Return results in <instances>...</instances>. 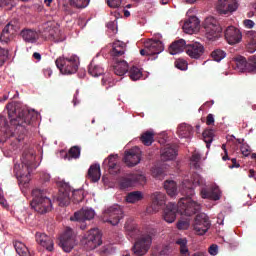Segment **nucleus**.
<instances>
[{
  "mask_svg": "<svg viewBox=\"0 0 256 256\" xmlns=\"http://www.w3.org/2000/svg\"><path fill=\"white\" fill-rule=\"evenodd\" d=\"M22 164H14V173L18 179L22 193H27L29 182L31 181V169H37L35 165V150H24L21 157Z\"/></svg>",
  "mask_w": 256,
  "mask_h": 256,
  "instance_id": "nucleus-1",
  "label": "nucleus"
},
{
  "mask_svg": "<svg viewBox=\"0 0 256 256\" xmlns=\"http://www.w3.org/2000/svg\"><path fill=\"white\" fill-rule=\"evenodd\" d=\"M201 205L193 201L190 198H181L178 204L170 202L166 205L163 212V219L166 223H174L177 219V213L180 215H186V217H191L200 211Z\"/></svg>",
  "mask_w": 256,
  "mask_h": 256,
  "instance_id": "nucleus-2",
  "label": "nucleus"
},
{
  "mask_svg": "<svg viewBox=\"0 0 256 256\" xmlns=\"http://www.w3.org/2000/svg\"><path fill=\"white\" fill-rule=\"evenodd\" d=\"M205 179L197 173H193L191 180H184L182 182V195H185L184 199H191L195 195V187H202L200 190V195L202 199H212L213 201H219L221 196L219 193L211 188H207Z\"/></svg>",
  "mask_w": 256,
  "mask_h": 256,
  "instance_id": "nucleus-3",
  "label": "nucleus"
},
{
  "mask_svg": "<svg viewBox=\"0 0 256 256\" xmlns=\"http://www.w3.org/2000/svg\"><path fill=\"white\" fill-rule=\"evenodd\" d=\"M119 155L111 154L103 162V167H107L111 175H120L119 185L122 191L129 189V174L125 173V168L118 164Z\"/></svg>",
  "mask_w": 256,
  "mask_h": 256,
  "instance_id": "nucleus-4",
  "label": "nucleus"
},
{
  "mask_svg": "<svg viewBox=\"0 0 256 256\" xmlns=\"http://www.w3.org/2000/svg\"><path fill=\"white\" fill-rule=\"evenodd\" d=\"M46 193L45 190L39 188L32 190V201L30 205L40 215H45V213H49L53 209V202L51 198L47 197Z\"/></svg>",
  "mask_w": 256,
  "mask_h": 256,
  "instance_id": "nucleus-5",
  "label": "nucleus"
},
{
  "mask_svg": "<svg viewBox=\"0 0 256 256\" xmlns=\"http://www.w3.org/2000/svg\"><path fill=\"white\" fill-rule=\"evenodd\" d=\"M79 65V56L75 54L66 57L62 56L56 59V67L62 75H73L77 73Z\"/></svg>",
  "mask_w": 256,
  "mask_h": 256,
  "instance_id": "nucleus-6",
  "label": "nucleus"
},
{
  "mask_svg": "<svg viewBox=\"0 0 256 256\" xmlns=\"http://www.w3.org/2000/svg\"><path fill=\"white\" fill-rule=\"evenodd\" d=\"M153 244V233L143 234L136 239L132 251L135 256H143L149 253L151 245Z\"/></svg>",
  "mask_w": 256,
  "mask_h": 256,
  "instance_id": "nucleus-7",
  "label": "nucleus"
},
{
  "mask_svg": "<svg viewBox=\"0 0 256 256\" xmlns=\"http://www.w3.org/2000/svg\"><path fill=\"white\" fill-rule=\"evenodd\" d=\"M203 29L205 37L208 39V41H215V39L221 35L222 31L219 21H217V19H215L213 16L207 17L204 20Z\"/></svg>",
  "mask_w": 256,
  "mask_h": 256,
  "instance_id": "nucleus-8",
  "label": "nucleus"
},
{
  "mask_svg": "<svg viewBox=\"0 0 256 256\" xmlns=\"http://www.w3.org/2000/svg\"><path fill=\"white\" fill-rule=\"evenodd\" d=\"M39 33H42L45 37H48L54 43H62L65 40V35L59 30V27L53 22H47L41 26Z\"/></svg>",
  "mask_w": 256,
  "mask_h": 256,
  "instance_id": "nucleus-9",
  "label": "nucleus"
},
{
  "mask_svg": "<svg viewBox=\"0 0 256 256\" xmlns=\"http://www.w3.org/2000/svg\"><path fill=\"white\" fill-rule=\"evenodd\" d=\"M232 63L240 73H256V56L250 57L248 61L243 56H236Z\"/></svg>",
  "mask_w": 256,
  "mask_h": 256,
  "instance_id": "nucleus-10",
  "label": "nucleus"
},
{
  "mask_svg": "<svg viewBox=\"0 0 256 256\" xmlns=\"http://www.w3.org/2000/svg\"><path fill=\"white\" fill-rule=\"evenodd\" d=\"M104 223H110V225H119V221L123 219V210L120 206H110L104 210Z\"/></svg>",
  "mask_w": 256,
  "mask_h": 256,
  "instance_id": "nucleus-11",
  "label": "nucleus"
},
{
  "mask_svg": "<svg viewBox=\"0 0 256 256\" xmlns=\"http://www.w3.org/2000/svg\"><path fill=\"white\" fill-rule=\"evenodd\" d=\"M6 109H8V117L10 119V122L12 125H17L18 127H25V125L31 124V112H22L18 115L17 118H13V104H8L6 106Z\"/></svg>",
  "mask_w": 256,
  "mask_h": 256,
  "instance_id": "nucleus-12",
  "label": "nucleus"
},
{
  "mask_svg": "<svg viewBox=\"0 0 256 256\" xmlns=\"http://www.w3.org/2000/svg\"><path fill=\"white\" fill-rule=\"evenodd\" d=\"M60 247L65 253H71L73 247H75V232L71 228H66L63 234L60 236Z\"/></svg>",
  "mask_w": 256,
  "mask_h": 256,
  "instance_id": "nucleus-13",
  "label": "nucleus"
},
{
  "mask_svg": "<svg viewBox=\"0 0 256 256\" xmlns=\"http://www.w3.org/2000/svg\"><path fill=\"white\" fill-rule=\"evenodd\" d=\"M86 248L90 251L93 249H97L102 243L103 240L101 239V231L97 228L91 229L86 235H84Z\"/></svg>",
  "mask_w": 256,
  "mask_h": 256,
  "instance_id": "nucleus-14",
  "label": "nucleus"
},
{
  "mask_svg": "<svg viewBox=\"0 0 256 256\" xmlns=\"http://www.w3.org/2000/svg\"><path fill=\"white\" fill-rule=\"evenodd\" d=\"M211 227V221H209V216L205 213L197 214L194 220V231L197 235H205Z\"/></svg>",
  "mask_w": 256,
  "mask_h": 256,
  "instance_id": "nucleus-15",
  "label": "nucleus"
},
{
  "mask_svg": "<svg viewBox=\"0 0 256 256\" xmlns=\"http://www.w3.org/2000/svg\"><path fill=\"white\" fill-rule=\"evenodd\" d=\"M239 8L237 0H218L216 9L220 15H231Z\"/></svg>",
  "mask_w": 256,
  "mask_h": 256,
  "instance_id": "nucleus-16",
  "label": "nucleus"
},
{
  "mask_svg": "<svg viewBox=\"0 0 256 256\" xmlns=\"http://www.w3.org/2000/svg\"><path fill=\"white\" fill-rule=\"evenodd\" d=\"M225 39L229 45H235L237 43H241L243 34H241V31L235 28V26H229L225 30Z\"/></svg>",
  "mask_w": 256,
  "mask_h": 256,
  "instance_id": "nucleus-17",
  "label": "nucleus"
},
{
  "mask_svg": "<svg viewBox=\"0 0 256 256\" xmlns=\"http://www.w3.org/2000/svg\"><path fill=\"white\" fill-rule=\"evenodd\" d=\"M152 204L147 209L148 213H157L165 205V194L161 192H154L151 195Z\"/></svg>",
  "mask_w": 256,
  "mask_h": 256,
  "instance_id": "nucleus-18",
  "label": "nucleus"
},
{
  "mask_svg": "<svg viewBox=\"0 0 256 256\" xmlns=\"http://www.w3.org/2000/svg\"><path fill=\"white\" fill-rule=\"evenodd\" d=\"M186 53L191 59H201L205 53V47L199 42L188 44L186 47Z\"/></svg>",
  "mask_w": 256,
  "mask_h": 256,
  "instance_id": "nucleus-19",
  "label": "nucleus"
},
{
  "mask_svg": "<svg viewBox=\"0 0 256 256\" xmlns=\"http://www.w3.org/2000/svg\"><path fill=\"white\" fill-rule=\"evenodd\" d=\"M95 217V210L91 208H83L74 213V215L70 218V221H91Z\"/></svg>",
  "mask_w": 256,
  "mask_h": 256,
  "instance_id": "nucleus-20",
  "label": "nucleus"
},
{
  "mask_svg": "<svg viewBox=\"0 0 256 256\" xmlns=\"http://www.w3.org/2000/svg\"><path fill=\"white\" fill-rule=\"evenodd\" d=\"M35 237L36 243H38V245L46 249V251H53L55 243L53 242L52 237L42 232H37Z\"/></svg>",
  "mask_w": 256,
  "mask_h": 256,
  "instance_id": "nucleus-21",
  "label": "nucleus"
},
{
  "mask_svg": "<svg viewBox=\"0 0 256 256\" xmlns=\"http://www.w3.org/2000/svg\"><path fill=\"white\" fill-rule=\"evenodd\" d=\"M144 47L149 51L150 55H159V53H163L164 47L163 42L160 40L148 39L144 42Z\"/></svg>",
  "mask_w": 256,
  "mask_h": 256,
  "instance_id": "nucleus-22",
  "label": "nucleus"
},
{
  "mask_svg": "<svg viewBox=\"0 0 256 256\" xmlns=\"http://www.w3.org/2000/svg\"><path fill=\"white\" fill-rule=\"evenodd\" d=\"M177 157V146L175 144H166L161 149V159L163 161H173Z\"/></svg>",
  "mask_w": 256,
  "mask_h": 256,
  "instance_id": "nucleus-23",
  "label": "nucleus"
},
{
  "mask_svg": "<svg viewBox=\"0 0 256 256\" xmlns=\"http://www.w3.org/2000/svg\"><path fill=\"white\" fill-rule=\"evenodd\" d=\"M15 33H17V29H15V25L9 22L2 30V33L0 36L1 43H9L13 39V37H15Z\"/></svg>",
  "mask_w": 256,
  "mask_h": 256,
  "instance_id": "nucleus-24",
  "label": "nucleus"
},
{
  "mask_svg": "<svg viewBox=\"0 0 256 256\" xmlns=\"http://www.w3.org/2000/svg\"><path fill=\"white\" fill-rule=\"evenodd\" d=\"M170 55H179L187 51V42L184 39L175 40L168 48Z\"/></svg>",
  "mask_w": 256,
  "mask_h": 256,
  "instance_id": "nucleus-25",
  "label": "nucleus"
},
{
  "mask_svg": "<svg viewBox=\"0 0 256 256\" xmlns=\"http://www.w3.org/2000/svg\"><path fill=\"white\" fill-rule=\"evenodd\" d=\"M182 29L189 35H193V32L199 29V19L195 16L190 17L188 20L185 21Z\"/></svg>",
  "mask_w": 256,
  "mask_h": 256,
  "instance_id": "nucleus-26",
  "label": "nucleus"
},
{
  "mask_svg": "<svg viewBox=\"0 0 256 256\" xmlns=\"http://www.w3.org/2000/svg\"><path fill=\"white\" fill-rule=\"evenodd\" d=\"M139 163H141V148L135 146L129 150V167H135Z\"/></svg>",
  "mask_w": 256,
  "mask_h": 256,
  "instance_id": "nucleus-27",
  "label": "nucleus"
},
{
  "mask_svg": "<svg viewBox=\"0 0 256 256\" xmlns=\"http://www.w3.org/2000/svg\"><path fill=\"white\" fill-rule=\"evenodd\" d=\"M57 201L60 207H67L71 203V188H67L66 190L61 188Z\"/></svg>",
  "mask_w": 256,
  "mask_h": 256,
  "instance_id": "nucleus-28",
  "label": "nucleus"
},
{
  "mask_svg": "<svg viewBox=\"0 0 256 256\" xmlns=\"http://www.w3.org/2000/svg\"><path fill=\"white\" fill-rule=\"evenodd\" d=\"M20 35L26 43H37L39 39V32L31 29L22 30Z\"/></svg>",
  "mask_w": 256,
  "mask_h": 256,
  "instance_id": "nucleus-29",
  "label": "nucleus"
},
{
  "mask_svg": "<svg viewBox=\"0 0 256 256\" xmlns=\"http://www.w3.org/2000/svg\"><path fill=\"white\" fill-rule=\"evenodd\" d=\"M126 51L125 43L122 41H115L112 44L111 56L113 59H117V57H123Z\"/></svg>",
  "mask_w": 256,
  "mask_h": 256,
  "instance_id": "nucleus-30",
  "label": "nucleus"
},
{
  "mask_svg": "<svg viewBox=\"0 0 256 256\" xmlns=\"http://www.w3.org/2000/svg\"><path fill=\"white\" fill-rule=\"evenodd\" d=\"M177 135L181 139H189L193 135V127L186 123L180 124L177 129Z\"/></svg>",
  "mask_w": 256,
  "mask_h": 256,
  "instance_id": "nucleus-31",
  "label": "nucleus"
},
{
  "mask_svg": "<svg viewBox=\"0 0 256 256\" xmlns=\"http://www.w3.org/2000/svg\"><path fill=\"white\" fill-rule=\"evenodd\" d=\"M246 49L248 53H255L256 52V32L255 31H248L246 34Z\"/></svg>",
  "mask_w": 256,
  "mask_h": 256,
  "instance_id": "nucleus-32",
  "label": "nucleus"
},
{
  "mask_svg": "<svg viewBox=\"0 0 256 256\" xmlns=\"http://www.w3.org/2000/svg\"><path fill=\"white\" fill-rule=\"evenodd\" d=\"M140 141L146 147H151L155 142V132L153 130H147L140 135Z\"/></svg>",
  "mask_w": 256,
  "mask_h": 256,
  "instance_id": "nucleus-33",
  "label": "nucleus"
},
{
  "mask_svg": "<svg viewBox=\"0 0 256 256\" xmlns=\"http://www.w3.org/2000/svg\"><path fill=\"white\" fill-rule=\"evenodd\" d=\"M88 177L93 183H97L101 179V165L94 164L88 169Z\"/></svg>",
  "mask_w": 256,
  "mask_h": 256,
  "instance_id": "nucleus-34",
  "label": "nucleus"
},
{
  "mask_svg": "<svg viewBox=\"0 0 256 256\" xmlns=\"http://www.w3.org/2000/svg\"><path fill=\"white\" fill-rule=\"evenodd\" d=\"M88 73L92 77H101V75L105 73V69L103 66L95 63V60H93L88 66Z\"/></svg>",
  "mask_w": 256,
  "mask_h": 256,
  "instance_id": "nucleus-35",
  "label": "nucleus"
},
{
  "mask_svg": "<svg viewBox=\"0 0 256 256\" xmlns=\"http://www.w3.org/2000/svg\"><path fill=\"white\" fill-rule=\"evenodd\" d=\"M127 71H129V64L125 60L117 62L114 66V72L119 77H123Z\"/></svg>",
  "mask_w": 256,
  "mask_h": 256,
  "instance_id": "nucleus-36",
  "label": "nucleus"
},
{
  "mask_svg": "<svg viewBox=\"0 0 256 256\" xmlns=\"http://www.w3.org/2000/svg\"><path fill=\"white\" fill-rule=\"evenodd\" d=\"M129 78L131 81H141V79H143V69L132 66L129 70Z\"/></svg>",
  "mask_w": 256,
  "mask_h": 256,
  "instance_id": "nucleus-37",
  "label": "nucleus"
},
{
  "mask_svg": "<svg viewBox=\"0 0 256 256\" xmlns=\"http://www.w3.org/2000/svg\"><path fill=\"white\" fill-rule=\"evenodd\" d=\"M14 248L16 249V253L20 256H31L29 248H27V246L21 241H15Z\"/></svg>",
  "mask_w": 256,
  "mask_h": 256,
  "instance_id": "nucleus-38",
  "label": "nucleus"
},
{
  "mask_svg": "<svg viewBox=\"0 0 256 256\" xmlns=\"http://www.w3.org/2000/svg\"><path fill=\"white\" fill-rule=\"evenodd\" d=\"M175 243L180 247L181 256H191L189 248L187 247V238H178Z\"/></svg>",
  "mask_w": 256,
  "mask_h": 256,
  "instance_id": "nucleus-39",
  "label": "nucleus"
},
{
  "mask_svg": "<svg viewBox=\"0 0 256 256\" xmlns=\"http://www.w3.org/2000/svg\"><path fill=\"white\" fill-rule=\"evenodd\" d=\"M164 189H166V193L170 195V197L177 195V183L173 180H166L164 182Z\"/></svg>",
  "mask_w": 256,
  "mask_h": 256,
  "instance_id": "nucleus-40",
  "label": "nucleus"
},
{
  "mask_svg": "<svg viewBox=\"0 0 256 256\" xmlns=\"http://www.w3.org/2000/svg\"><path fill=\"white\" fill-rule=\"evenodd\" d=\"M145 181H146L145 175H143L141 172L129 175L130 187H131V185H134V183H139V185H143V183H145Z\"/></svg>",
  "mask_w": 256,
  "mask_h": 256,
  "instance_id": "nucleus-41",
  "label": "nucleus"
},
{
  "mask_svg": "<svg viewBox=\"0 0 256 256\" xmlns=\"http://www.w3.org/2000/svg\"><path fill=\"white\" fill-rule=\"evenodd\" d=\"M202 137L204 139V142L206 143L207 149H210L211 143H213V137H215V132L213 131V129L205 130L202 133Z\"/></svg>",
  "mask_w": 256,
  "mask_h": 256,
  "instance_id": "nucleus-42",
  "label": "nucleus"
},
{
  "mask_svg": "<svg viewBox=\"0 0 256 256\" xmlns=\"http://www.w3.org/2000/svg\"><path fill=\"white\" fill-rule=\"evenodd\" d=\"M19 143L20 140L18 139L12 142L9 148L4 152V155H6V157H12V155L17 154V152L19 151Z\"/></svg>",
  "mask_w": 256,
  "mask_h": 256,
  "instance_id": "nucleus-43",
  "label": "nucleus"
},
{
  "mask_svg": "<svg viewBox=\"0 0 256 256\" xmlns=\"http://www.w3.org/2000/svg\"><path fill=\"white\" fill-rule=\"evenodd\" d=\"M81 157V148L78 146H73L68 154H66L65 159H68L70 161L71 159H79Z\"/></svg>",
  "mask_w": 256,
  "mask_h": 256,
  "instance_id": "nucleus-44",
  "label": "nucleus"
},
{
  "mask_svg": "<svg viewBox=\"0 0 256 256\" xmlns=\"http://www.w3.org/2000/svg\"><path fill=\"white\" fill-rule=\"evenodd\" d=\"M211 57L214 61L219 63L220 61H223L225 57H227V53L222 49H215L214 51H212Z\"/></svg>",
  "mask_w": 256,
  "mask_h": 256,
  "instance_id": "nucleus-45",
  "label": "nucleus"
},
{
  "mask_svg": "<svg viewBox=\"0 0 256 256\" xmlns=\"http://www.w3.org/2000/svg\"><path fill=\"white\" fill-rule=\"evenodd\" d=\"M91 0H69L71 7H75L76 9H85L89 7V3Z\"/></svg>",
  "mask_w": 256,
  "mask_h": 256,
  "instance_id": "nucleus-46",
  "label": "nucleus"
},
{
  "mask_svg": "<svg viewBox=\"0 0 256 256\" xmlns=\"http://www.w3.org/2000/svg\"><path fill=\"white\" fill-rule=\"evenodd\" d=\"M144 196L141 191H133L129 193V203H139V201H143Z\"/></svg>",
  "mask_w": 256,
  "mask_h": 256,
  "instance_id": "nucleus-47",
  "label": "nucleus"
},
{
  "mask_svg": "<svg viewBox=\"0 0 256 256\" xmlns=\"http://www.w3.org/2000/svg\"><path fill=\"white\" fill-rule=\"evenodd\" d=\"M201 162V155L194 153L191 157V166L194 169H201V165L199 164Z\"/></svg>",
  "mask_w": 256,
  "mask_h": 256,
  "instance_id": "nucleus-48",
  "label": "nucleus"
},
{
  "mask_svg": "<svg viewBox=\"0 0 256 256\" xmlns=\"http://www.w3.org/2000/svg\"><path fill=\"white\" fill-rule=\"evenodd\" d=\"M151 173L156 179H161L165 175V170L159 166H154L151 169Z\"/></svg>",
  "mask_w": 256,
  "mask_h": 256,
  "instance_id": "nucleus-49",
  "label": "nucleus"
},
{
  "mask_svg": "<svg viewBox=\"0 0 256 256\" xmlns=\"http://www.w3.org/2000/svg\"><path fill=\"white\" fill-rule=\"evenodd\" d=\"M9 59V50L0 47V67L5 65V62Z\"/></svg>",
  "mask_w": 256,
  "mask_h": 256,
  "instance_id": "nucleus-50",
  "label": "nucleus"
},
{
  "mask_svg": "<svg viewBox=\"0 0 256 256\" xmlns=\"http://www.w3.org/2000/svg\"><path fill=\"white\" fill-rule=\"evenodd\" d=\"M102 85L106 87V89H109V87H113L115 85V80L111 77V75H106L102 79Z\"/></svg>",
  "mask_w": 256,
  "mask_h": 256,
  "instance_id": "nucleus-51",
  "label": "nucleus"
},
{
  "mask_svg": "<svg viewBox=\"0 0 256 256\" xmlns=\"http://www.w3.org/2000/svg\"><path fill=\"white\" fill-rule=\"evenodd\" d=\"M72 201L74 203H81L83 201V191L75 190L72 192Z\"/></svg>",
  "mask_w": 256,
  "mask_h": 256,
  "instance_id": "nucleus-52",
  "label": "nucleus"
},
{
  "mask_svg": "<svg viewBox=\"0 0 256 256\" xmlns=\"http://www.w3.org/2000/svg\"><path fill=\"white\" fill-rule=\"evenodd\" d=\"M174 65L176 69H180V71H186L188 64H187V61L183 59H178L175 61Z\"/></svg>",
  "mask_w": 256,
  "mask_h": 256,
  "instance_id": "nucleus-53",
  "label": "nucleus"
},
{
  "mask_svg": "<svg viewBox=\"0 0 256 256\" xmlns=\"http://www.w3.org/2000/svg\"><path fill=\"white\" fill-rule=\"evenodd\" d=\"M9 129V122L5 116H0V133Z\"/></svg>",
  "mask_w": 256,
  "mask_h": 256,
  "instance_id": "nucleus-54",
  "label": "nucleus"
},
{
  "mask_svg": "<svg viewBox=\"0 0 256 256\" xmlns=\"http://www.w3.org/2000/svg\"><path fill=\"white\" fill-rule=\"evenodd\" d=\"M106 3L112 9H117V7H121L123 0H106Z\"/></svg>",
  "mask_w": 256,
  "mask_h": 256,
  "instance_id": "nucleus-55",
  "label": "nucleus"
},
{
  "mask_svg": "<svg viewBox=\"0 0 256 256\" xmlns=\"http://www.w3.org/2000/svg\"><path fill=\"white\" fill-rule=\"evenodd\" d=\"M177 229H179V230L189 229V220H180V221H178Z\"/></svg>",
  "mask_w": 256,
  "mask_h": 256,
  "instance_id": "nucleus-56",
  "label": "nucleus"
},
{
  "mask_svg": "<svg viewBox=\"0 0 256 256\" xmlns=\"http://www.w3.org/2000/svg\"><path fill=\"white\" fill-rule=\"evenodd\" d=\"M107 28L109 29V31H111L113 33V35H116V33H117V20L108 22Z\"/></svg>",
  "mask_w": 256,
  "mask_h": 256,
  "instance_id": "nucleus-57",
  "label": "nucleus"
},
{
  "mask_svg": "<svg viewBox=\"0 0 256 256\" xmlns=\"http://www.w3.org/2000/svg\"><path fill=\"white\" fill-rule=\"evenodd\" d=\"M209 253L210 255H217L219 253V246H217L216 244H212L210 247H209Z\"/></svg>",
  "mask_w": 256,
  "mask_h": 256,
  "instance_id": "nucleus-58",
  "label": "nucleus"
},
{
  "mask_svg": "<svg viewBox=\"0 0 256 256\" xmlns=\"http://www.w3.org/2000/svg\"><path fill=\"white\" fill-rule=\"evenodd\" d=\"M206 125H215V117L213 114H208L206 117Z\"/></svg>",
  "mask_w": 256,
  "mask_h": 256,
  "instance_id": "nucleus-59",
  "label": "nucleus"
},
{
  "mask_svg": "<svg viewBox=\"0 0 256 256\" xmlns=\"http://www.w3.org/2000/svg\"><path fill=\"white\" fill-rule=\"evenodd\" d=\"M139 235V229L136 228V226H130V237H137Z\"/></svg>",
  "mask_w": 256,
  "mask_h": 256,
  "instance_id": "nucleus-60",
  "label": "nucleus"
},
{
  "mask_svg": "<svg viewBox=\"0 0 256 256\" xmlns=\"http://www.w3.org/2000/svg\"><path fill=\"white\" fill-rule=\"evenodd\" d=\"M244 26L246 27V29H253V27H255V22H253V20H244Z\"/></svg>",
  "mask_w": 256,
  "mask_h": 256,
  "instance_id": "nucleus-61",
  "label": "nucleus"
},
{
  "mask_svg": "<svg viewBox=\"0 0 256 256\" xmlns=\"http://www.w3.org/2000/svg\"><path fill=\"white\" fill-rule=\"evenodd\" d=\"M11 3H13V0H0V7H8Z\"/></svg>",
  "mask_w": 256,
  "mask_h": 256,
  "instance_id": "nucleus-62",
  "label": "nucleus"
},
{
  "mask_svg": "<svg viewBox=\"0 0 256 256\" xmlns=\"http://www.w3.org/2000/svg\"><path fill=\"white\" fill-rule=\"evenodd\" d=\"M43 74L45 77L49 78L53 75V70H51V68H46L43 70Z\"/></svg>",
  "mask_w": 256,
  "mask_h": 256,
  "instance_id": "nucleus-63",
  "label": "nucleus"
},
{
  "mask_svg": "<svg viewBox=\"0 0 256 256\" xmlns=\"http://www.w3.org/2000/svg\"><path fill=\"white\" fill-rule=\"evenodd\" d=\"M0 205L3 207V209H9V203H7L5 198L0 199Z\"/></svg>",
  "mask_w": 256,
  "mask_h": 256,
  "instance_id": "nucleus-64",
  "label": "nucleus"
}]
</instances>
